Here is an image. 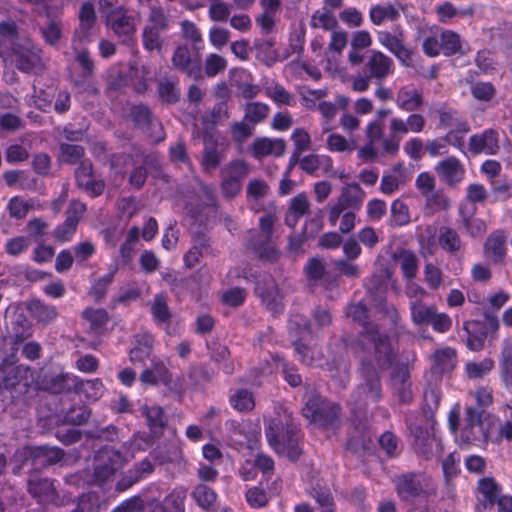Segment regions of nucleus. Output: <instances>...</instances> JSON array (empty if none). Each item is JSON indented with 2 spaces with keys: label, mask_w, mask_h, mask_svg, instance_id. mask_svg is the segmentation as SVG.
Returning <instances> with one entry per match:
<instances>
[{
  "label": "nucleus",
  "mask_w": 512,
  "mask_h": 512,
  "mask_svg": "<svg viewBox=\"0 0 512 512\" xmlns=\"http://www.w3.org/2000/svg\"><path fill=\"white\" fill-rule=\"evenodd\" d=\"M365 192L357 183H349L342 187L337 202L347 210H360L365 199Z\"/></svg>",
  "instance_id": "23"
},
{
  "label": "nucleus",
  "mask_w": 512,
  "mask_h": 512,
  "mask_svg": "<svg viewBox=\"0 0 512 512\" xmlns=\"http://www.w3.org/2000/svg\"><path fill=\"white\" fill-rule=\"evenodd\" d=\"M31 376V370L23 365L4 363L0 366V386L6 389L19 385L28 386Z\"/></svg>",
  "instance_id": "14"
},
{
  "label": "nucleus",
  "mask_w": 512,
  "mask_h": 512,
  "mask_svg": "<svg viewBox=\"0 0 512 512\" xmlns=\"http://www.w3.org/2000/svg\"><path fill=\"white\" fill-rule=\"evenodd\" d=\"M317 108L323 117L322 129L323 132H330L332 130L331 122L337 114V105L329 101H321Z\"/></svg>",
  "instance_id": "55"
},
{
  "label": "nucleus",
  "mask_w": 512,
  "mask_h": 512,
  "mask_svg": "<svg viewBox=\"0 0 512 512\" xmlns=\"http://www.w3.org/2000/svg\"><path fill=\"white\" fill-rule=\"evenodd\" d=\"M366 67L371 77L377 81H383L392 75L395 69L392 58L378 50L369 52Z\"/></svg>",
  "instance_id": "16"
},
{
  "label": "nucleus",
  "mask_w": 512,
  "mask_h": 512,
  "mask_svg": "<svg viewBox=\"0 0 512 512\" xmlns=\"http://www.w3.org/2000/svg\"><path fill=\"white\" fill-rule=\"evenodd\" d=\"M78 224L72 218H66L65 222L54 230V237L60 242H68L74 236Z\"/></svg>",
  "instance_id": "61"
},
{
  "label": "nucleus",
  "mask_w": 512,
  "mask_h": 512,
  "mask_svg": "<svg viewBox=\"0 0 512 512\" xmlns=\"http://www.w3.org/2000/svg\"><path fill=\"white\" fill-rule=\"evenodd\" d=\"M10 56L16 67L24 72L37 71L43 68L41 49L28 39L14 44Z\"/></svg>",
  "instance_id": "7"
},
{
  "label": "nucleus",
  "mask_w": 512,
  "mask_h": 512,
  "mask_svg": "<svg viewBox=\"0 0 512 512\" xmlns=\"http://www.w3.org/2000/svg\"><path fill=\"white\" fill-rule=\"evenodd\" d=\"M493 367L494 361L490 358H485L480 361L467 362L465 372L469 379H479L490 373Z\"/></svg>",
  "instance_id": "45"
},
{
  "label": "nucleus",
  "mask_w": 512,
  "mask_h": 512,
  "mask_svg": "<svg viewBox=\"0 0 512 512\" xmlns=\"http://www.w3.org/2000/svg\"><path fill=\"white\" fill-rule=\"evenodd\" d=\"M265 94L277 104L292 105L293 98L289 92L277 83H267L264 86Z\"/></svg>",
  "instance_id": "49"
},
{
  "label": "nucleus",
  "mask_w": 512,
  "mask_h": 512,
  "mask_svg": "<svg viewBox=\"0 0 512 512\" xmlns=\"http://www.w3.org/2000/svg\"><path fill=\"white\" fill-rule=\"evenodd\" d=\"M442 52L445 55H452L460 51L461 41L458 34L453 31H443L440 35Z\"/></svg>",
  "instance_id": "53"
},
{
  "label": "nucleus",
  "mask_w": 512,
  "mask_h": 512,
  "mask_svg": "<svg viewBox=\"0 0 512 512\" xmlns=\"http://www.w3.org/2000/svg\"><path fill=\"white\" fill-rule=\"evenodd\" d=\"M163 31L164 30L145 26L143 31V45L145 49L149 51L159 50L162 45L161 32Z\"/></svg>",
  "instance_id": "59"
},
{
  "label": "nucleus",
  "mask_w": 512,
  "mask_h": 512,
  "mask_svg": "<svg viewBox=\"0 0 512 512\" xmlns=\"http://www.w3.org/2000/svg\"><path fill=\"white\" fill-rule=\"evenodd\" d=\"M192 497L203 509H209L212 507L217 499V495L214 490L204 484H199L194 488Z\"/></svg>",
  "instance_id": "48"
},
{
  "label": "nucleus",
  "mask_w": 512,
  "mask_h": 512,
  "mask_svg": "<svg viewBox=\"0 0 512 512\" xmlns=\"http://www.w3.org/2000/svg\"><path fill=\"white\" fill-rule=\"evenodd\" d=\"M28 491L40 503L52 500L55 495L53 482L49 479H30L28 481Z\"/></svg>",
  "instance_id": "30"
},
{
  "label": "nucleus",
  "mask_w": 512,
  "mask_h": 512,
  "mask_svg": "<svg viewBox=\"0 0 512 512\" xmlns=\"http://www.w3.org/2000/svg\"><path fill=\"white\" fill-rule=\"evenodd\" d=\"M396 487L399 497L404 501H413L435 490L431 478L424 474L403 475L398 478Z\"/></svg>",
  "instance_id": "5"
},
{
  "label": "nucleus",
  "mask_w": 512,
  "mask_h": 512,
  "mask_svg": "<svg viewBox=\"0 0 512 512\" xmlns=\"http://www.w3.org/2000/svg\"><path fill=\"white\" fill-rule=\"evenodd\" d=\"M25 454L32 457L34 460H39L43 465L57 462L62 457V453L59 449L46 446L28 447L25 449Z\"/></svg>",
  "instance_id": "39"
},
{
  "label": "nucleus",
  "mask_w": 512,
  "mask_h": 512,
  "mask_svg": "<svg viewBox=\"0 0 512 512\" xmlns=\"http://www.w3.org/2000/svg\"><path fill=\"white\" fill-rule=\"evenodd\" d=\"M249 174V165L240 159L233 160L221 169V191L226 198H234L242 188L243 179Z\"/></svg>",
  "instance_id": "6"
},
{
  "label": "nucleus",
  "mask_w": 512,
  "mask_h": 512,
  "mask_svg": "<svg viewBox=\"0 0 512 512\" xmlns=\"http://www.w3.org/2000/svg\"><path fill=\"white\" fill-rule=\"evenodd\" d=\"M410 314L411 320L415 325L424 326L429 325L431 317L434 315L436 307L433 305H427L419 300L410 301Z\"/></svg>",
  "instance_id": "34"
},
{
  "label": "nucleus",
  "mask_w": 512,
  "mask_h": 512,
  "mask_svg": "<svg viewBox=\"0 0 512 512\" xmlns=\"http://www.w3.org/2000/svg\"><path fill=\"white\" fill-rule=\"evenodd\" d=\"M310 201L306 193L302 192L290 199L285 223L289 227H295L299 220L309 211Z\"/></svg>",
  "instance_id": "25"
},
{
  "label": "nucleus",
  "mask_w": 512,
  "mask_h": 512,
  "mask_svg": "<svg viewBox=\"0 0 512 512\" xmlns=\"http://www.w3.org/2000/svg\"><path fill=\"white\" fill-rule=\"evenodd\" d=\"M275 221L276 217L273 213H267L260 217L259 240L252 244L259 257L266 261H273L278 257V251L270 241Z\"/></svg>",
  "instance_id": "10"
},
{
  "label": "nucleus",
  "mask_w": 512,
  "mask_h": 512,
  "mask_svg": "<svg viewBox=\"0 0 512 512\" xmlns=\"http://www.w3.org/2000/svg\"><path fill=\"white\" fill-rule=\"evenodd\" d=\"M500 411L505 420L497 429L494 427V441L499 442L502 439L512 441V402L501 407Z\"/></svg>",
  "instance_id": "42"
},
{
  "label": "nucleus",
  "mask_w": 512,
  "mask_h": 512,
  "mask_svg": "<svg viewBox=\"0 0 512 512\" xmlns=\"http://www.w3.org/2000/svg\"><path fill=\"white\" fill-rule=\"evenodd\" d=\"M140 381L145 385L152 386L162 384L175 392H180L182 390V386L173 382L171 372L160 360L152 361L151 366L141 373Z\"/></svg>",
  "instance_id": "12"
},
{
  "label": "nucleus",
  "mask_w": 512,
  "mask_h": 512,
  "mask_svg": "<svg viewBox=\"0 0 512 512\" xmlns=\"http://www.w3.org/2000/svg\"><path fill=\"white\" fill-rule=\"evenodd\" d=\"M105 23L116 36L123 38V41L130 40L136 31L134 18L127 14L124 7H116L108 12Z\"/></svg>",
  "instance_id": "11"
},
{
  "label": "nucleus",
  "mask_w": 512,
  "mask_h": 512,
  "mask_svg": "<svg viewBox=\"0 0 512 512\" xmlns=\"http://www.w3.org/2000/svg\"><path fill=\"white\" fill-rule=\"evenodd\" d=\"M369 16L373 24L381 25L396 20L399 17V10L390 3L378 4L370 8Z\"/></svg>",
  "instance_id": "37"
},
{
  "label": "nucleus",
  "mask_w": 512,
  "mask_h": 512,
  "mask_svg": "<svg viewBox=\"0 0 512 512\" xmlns=\"http://www.w3.org/2000/svg\"><path fill=\"white\" fill-rule=\"evenodd\" d=\"M406 181L405 168L400 164L395 165L383 175L380 190L386 195H391L404 186Z\"/></svg>",
  "instance_id": "26"
},
{
  "label": "nucleus",
  "mask_w": 512,
  "mask_h": 512,
  "mask_svg": "<svg viewBox=\"0 0 512 512\" xmlns=\"http://www.w3.org/2000/svg\"><path fill=\"white\" fill-rule=\"evenodd\" d=\"M250 75H248L246 72L241 71L240 72V78L243 79L242 82L237 81L236 87L240 95L246 99H252L256 97L260 92V87L257 85H254L250 81H248Z\"/></svg>",
  "instance_id": "60"
},
{
  "label": "nucleus",
  "mask_w": 512,
  "mask_h": 512,
  "mask_svg": "<svg viewBox=\"0 0 512 512\" xmlns=\"http://www.w3.org/2000/svg\"><path fill=\"white\" fill-rule=\"evenodd\" d=\"M62 22L50 20L40 31L44 41L49 45H56L62 37Z\"/></svg>",
  "instance_id": "51"
},
{
  "label": "nucleus",
  "mask_w": 512,
  "mask_h": 512,
  "mask_svg": "<svg viewBox=\"0 0 512 512\" xmlns=\"http://www.w3.org/2000/svg\"><path fill=\"white\" fill-rule=\"evenodd\" d=\"M357 240L368 249H373L381 240L380 233L373 227L366 226L357 232Z\"/></svg>",
  "instance_id": "57"
},
{
  "label": "nucleus",
  "mask_w": 512,
  "mask_h": 512,
  "mask_svg": "<svg viewBox=\"0 0 512 512\" xmlns=\"http://www.w3.org/2000/svg\"><path fill=\"white\" fill-rule=\"evenodd\" d=\"M347 315L351 317L354 321H358L363 325L365 330V337L374 342L375 350L377 353H382L381 347L384 348L385 357L383 360L379 359L380 366H386L390 361V346L389 343L386 342L381 336H378L380 343L376 342V332L374 331V324L367 323V309L362 303L353 304L347 310Z\"/></svg>",
  "instance_id": "8"
},
{
  "label": "nucleus",
  "mask_w": 512,
  "mask_h": 512,
  "mask_svg": "<svg viewBox=\"0 0 512 512\" xmlns=\"http://www.w3.org/2000/svg\"><path fill=\"white\" fill-rule=\"evenodd\" d=\"M117 271L118 265L113 264L109 267L107 274L95 280L89 291L90 296L93 297L94 300L100 301L105 297L108 287L113 282Z\"/></svg>",
  "instance_id": "38"
},
{
  "label": "nucleus",
  "mask_w": 512,
  "mask_h": 512,
  "mask_svg": "<svg viewBox=\"0 0 512 512\" xmlns=\"http://www.w3.org/2000/svg\"><path fill=\"white\" fill-rule=\"evenodd\" d=\"M395 102L400 110L413 112L423 105V93L412 84L405 85L398 90Z\"/></svg>",
  "instance_id": "21"
},
{
  "label": "nucleus",
  "mask_w": 512,
  "mask_h": 512,
  "mask_svg": "<svg viewBox=\"0 0 512 512\" xmlns=\"http://www.w3.org/2000/svg\"><path fill=\"white\" fill-rule=\"evenodd\" d=\"M457 363L454 349L445 347L437 350L434 354L432 370L437 374H444L454 369Z\"/></svg>",
  "instance_id": "29"
},
{
  "label": "nucleus",
  "mask_w": 512,
  "mask_h": 512,
  "mask_svg": "<svg viewBox=\"0 0 512 512\" xmlns=\"http://www.w3.org/2000/svg\"><path fill=\"white\" fill-rule=\"evenodd\" d=\"M374 331L376 334V342L379 344V338L378 336H381L384 340H386L387 343H389L390 346V361L386 366H380L379 359L383 360L385 357L384 348L381 347L382 353H377L375 350L374 342L369 341L365 337V331L363 332V338L364 341L367 344H370L373 349V359L363 360L362 361V368H361V374L363 377V381L361 384L357 387L355 392L352 395V401L356 408L362 409L369 405L370 403L377 402L381 397V385L378 373L376 371V367L380 370L386 369L390 366L393 359V348L391 341L386 335H383L378 332L377 327L374 326ZM368 350H371V347H368Z\"/></svg>",
  "instance_id": "1"
},
{
  "label": "nucleus",
  "mask_w": 512,
  "mask_h": 512,
  "mask_svg": "<svg viewBox=\"0 0 512 512\" xmlns=\"http://www.w3.org/2000/svg\"><path fill=\"white\" fill-rule=\"evenodd\" d=\"M266 286L258 283L256 286V293L262 298L267 308L274 314L280 313L283 310L282 296L279 293L278 287L271 277L265 279Z\"/></svg>",
  "instance_id": "22"
},
{
  "label": "nucleus",
  "mask_w": 512,
  "mask_h": 512,
  "mask_svg": "<svg viewBox=\"0 0 512 512\" xmlns=\"http://www.w3.org/2000/svg\"><path fill=\"white\" fill-rule=\"evenodd\" d=\"M389 131L391 137L382 140V153L394 155L399 150L401 138L409 133L406 119L392 117L389 121Z\"/></svg>",
  "instance_id": "18"
},
{
  "label": "nucleus",
  "mask_w": 512,
  "mask_h": 512,
  "mask_svg": "<svg viewBox=\"0 0 512 512\" xmlns=\"http://www.w3.org/2000/svg\"><path fill=\"white\" fill-rule=\"evenodd\" d=\"M126 458L113 448L106 447L95 456V478L99 483L108 480L116 471L122 468Z\"/></svg>",
  "instance_id": "9"
},
{
  "label": "nucleus",
  "mask_w": 512,
  "mask_h": 512,
  "mask_svg": "<svg viewBox=\"0 0 512 512\" xmlns=\"http://www.w3.org/2000/svg\"><path fill=\"white\" fill-rule=\"evenodd\" d=\"M76 181L82 189L88 194L95 197L103 193L104 182L96 180L92 174V165L89 161L81 162L80 166L75 172Z\"/></svg>",
  "instance_id": "20"
},
{
  "label": "nucleus",
  "mask_w": 512,
  "mask_h": 512,
  "mask_svg": "<svg viewBox=\"0 0 512 512\" xmlns=\"http://www.w3.org/2000/svg\"><path fill=\"white\" fill-rule=\"evenodd\" d=\"M284 150V141L280 139L259 138L252 145L253 156L258 159L269 155L279 157L284 153Z\"/></svg>",
  "instance_id": "27"
},
{
  "label": "nucleus",
  "mask_w": 512,
  "mask_h": 512,
  "mask_svg": "<svg viewBox=\"0 0 512 512\" xmlns=\"http://www.w3.org/2000/svg\"><path fill=\"white\" fill-rule=\"evenodd\" d=\"M232 407L240 412L250 411L255 406L253 394L247 389H238L230 396Z\"/></svg>",
  "instance_id": "46"
},
{
  "label": "nucleus",
  "mask_w": 512,
  "mask_h": 512,
  "mask_svg": "<svg viewBox=\"0 0 512 512\" xmlns=\"http://www.w3.org/2000/svg\"><path fill=\"white\" fill-rule=\"evenodd\" d=\"M391 216L393 222L398 226H403L410 222L408 206L399 199L395 200L391 205Z\"/></svg>",
  "instance_id": "58"
},
{
  "label": "nucleus",
  "mask_w": 512,
  "mask_h": 512,
  "mask_svg": "<svg viewBox=\"0 0 512 512\" xmlns=\"http://www.w3.org/2000/svg\"><path fill=\"white\" fill-rule=\"evenodd\" d=\"M150 14L146 27H152L160 30H166L168 27V19L157 0H151L149 4Z\"/></svg>",
  "instance_id": "47"
},
{
  "label": "nucleus",
  "mask_w": 512,
  "mask_h": 512,
  "mask_svg": "<svg viewBox=\"0 0 512 512\" xmlns=\"http://www.w3.org/2000/svg\"><path fill=\"white\" fill-rule=\"evenodd\" d=\"M270 188L262 179H252L247 185V199L252 209L260 211V201L269 194Z\"/></svg>",
  "instance_id": "33"
},
{
  "label": "nucleus",
  "mask_w": 512,
  "mask_h": 512,
  "mask_svg": "<svg viewBox=\"0 0 512 512\" xmlns=\"http://www.w3.org/2000/svg\"><path fill=\"white\" fill-rule=\"evenodd\" d=\"M311 26L324 30H334L337 26V20L332 10L323 7L312 15Z\"/></svg>",
  "instance_id": "43"
},
{
  "label": "nucleus",
  "mask_w": 512,
  "mask_h": 512,
  "mask_svg": "<svg viewBox=\"0 0 512 512\" xmlns=\"http://www.w3.org/2000/svg\"><path fill=\"white\" fill-rule=\"evenodd\" d=\"M30 309L34 316L41 322H49L57 316L56 309L53 306H47L39 301L32 302Z\"/></svg>",
  "instance_id": "62"
},
{
  "label": "nucleus",
  "mask_w": 512,
  "mask_h": 512,
  "mask_svg": "<svg viewBox=\"0 0 512 512\" xmlns=\"http://www.w3.org/2000/svg\"><path fill=\"white\" fill-rule=\"evenodd\" d=\"M412 433L415 435V448L426 458L433 455V449L440 447V441L434 435H429L428 432H423L418 428H411Z\"/></svg>",
  "instance_id": "32"
},
{
  "label": "nucleus",
  "mask_w": 512,
  "mask_h": 512,
  "mask_svg": "<svg viewBox=\"0 0 512 512\" xmlns=\"http://www.w3.org/2000/svg\"><path fill=\"white\" fill-rule=\"evenodd\" d=\"M439 245L449 253H457L462 249V241L459 234L448 227H443L438 235Z\"/></svg>",
  "instance_id": "40"
},
{
  "label": "nucleus",
  "mask_w": 512,
  "mask_h": 512,
  "mask_svg": "<svg viewBox=\"0 0 512 512\" xmlns=\"http://www.w3.org/2000/svg\"><path fill=\"white\" fill-rule=\"evenodd\" d=\"M439 177L448 185H457L465 177V168L459 159L448 157L440 161L436 167Z\"/></svg>",
  "instance_id": "19"
},
{
  "label": "nucleus",
  "mask_w": 512,
  "mask_h": 512,
  "mask_svg": "<svg viewBox=\"0 0 512 512\" xmlns=\"http://www.w3.org/2000/svg\"><path fill=\"white\" fill-rule=\"evenodd\" d=\"M392 386L402 403L412 400L410 374L407 366H399L392 374Z\"/></svg>",
  "instance_id": "24"
},
{
  "label": "nucleus",
  "mask_w": 512,
  "mask_h": 512,
  "mask_svg": "<svg viewBox=\"0 0 512 512\" xmlns=\"http://www.w3.org/2000/svg\"><path fill=\"white\" fill-rule=\"evenodd\" d=\"M300 168L310 174L319 170L328 172L333 165L332 159L327 155H308L300 160Z\"/></svg>",
  "instance_id": "35"
},
{
  "label": "nucleus",
  "mask_w": 512,
  "mask_h": 512,
  "mask_svg": "<svg viewBox=\"0 0 512 512\" xmlns=\"http://www.w3.org/2000/svg\"><path fill=\"white\" fill-rule=\"evenodd\" d=\"M187 496V491L184 488L174 489L164 501V508L167 512H183L184 501Z\"/></svg>",
  "instance_id": "50"
},
{
  "label": "nucleus",
  "mask_w": 512,
  "mask_h": 512,
  "mask_svg": "<svg viewBox=\"0 0 512 512\" xmlns=\"http://www.w3.org/2000/svg\"><path fill=\"white\" fill-rule=\"evenodd\" d=\"M495 421L493 416H484L482 412L468 407L461 424L459 434L461 441L464 443L494 441Z\"/></svg>",
  "instance_id": "3"
},
{
  "label": "nucleus",
  "mask_w": 512,
  "mask_h": 512,
  "mask_svg": "<svg viewBox=\"0 0 512 512\" xmlns=\"http://www.w3.org/2000/svg\"><path fill=\"white\" fill-rule=\"evenodd\" d=\"M79 26L76 28L73 43H88L92 41V28L96 22L94 5L91 2L84 3L79 11Z\"/></svg>",
  "instance_id": "15"
},
{
  "label": "nucleus",
  "mask_w": 512,
  "mask_h": 512,
  "mask_svg": "<svg viewBox=\"0 0 512 512\" xmlns=\"http://www.w3.org/2000/svg\"><path fill=\"white\" fill-rule=\"evenodd\" d=\"M327 149L331 152H352L355 149L354 143L348 141L339 133H331L326 140Z\"/></svg>",
  "instance_id": "52"
},
{
  "label": "nucleus",
  "mask_w": 512,
  "mask_h": 512,
  "mask_svg": "<svg viewBox=\"0 0 512 512\" xmlns=\"http://www.w3.org/2000/svg\"><path fill=\"white\" fill-rule=\"evenodd\" d=\"M484 252L486 257L494 263H499L504 259L506 247L503 232L497 231L487 238L484 245Z\"/></svg>",
  "instance_id": "28"
},
{
  "label": "nucleus",
  "mask_w": 512,
  "mask_h": 512,
  "mask_svg": "<svg viewBox=\"0 0 512 512\" xmlns=\"http://www.w3.org/2000/svg\"><path fill=\"white\" fill-rule=\"evenodd\" d=\"M378 42L394 54L399 61L408 65L411 60V51L404 44V36L401 31L391 33L388 31H379L377 33Z\"/></svg>",
  "instance_id": "13"
},
{
  "label": "nucleus",
  "mask_w": 512,
  "mask_h": 512,
  "mask_svg": "<svg viewBox=\"0 0 512 512\" xmlns=\"http://www.w3.org/2000/svg\"><path fill=\"white\" fill-rule=\"evenodd\" d=\"M326 96V89H307L301 92V103L308 109H314L317 105V102Z\"/></svg>",
  "instance_id": "64"
},
{
  "label": "nucleus",
  "mask_w": 512,
  "mask_h": 512,
  "mask_svg": "<svg viewBox=\"0 0 512 512\" xmlns=\"http://www.w3.org/2000/svg\"><path fill=\"white\" fill-rule=\"evenodd\" d=\"M150 310L154 321L158 325H168L172 318V313L168 306V297L163 294H157L154 296L150 303Z\"/></svg>",
  "instance_id": "31"
},
{
  "label": "nucleus",
  "mask_w": 512,
  "mask_h": 512,
  "mask_svg": "<svg viewBox=\"0 0 512 512\" xmlns=\"http://www.w3.org/2000/svg\"><path fill=\"white\" fill-rule=\"evenodd\" d=\"M142 414L146 417L147 423L154 434L162 430L165 417L161 407L145 405L142 407Z\"/></svg>",
  "instance_id": "44"
},
{
  "label": "nucleus",
  "mask_w": 512,
  "mask_h": 512,
  "mask_svg": "<svg viewBox=\"0 0 512 512\" xmlns=\"http://www.w3.org/2000/svg\"><path fill=\"white\" fill-rule=\"evenodd\" d=\"M499 497L498 487L492 479L485 478L480 480L478 501H483L484 509L488 506H493Z\"/></svg>",
  "instance_id": "41"
},
{
  "label": "nucleus",
  "mask_w": 512,
  "mask_h": 512,
  "mask_svg": "<svg viewBox=\"0 0 512 512\" xmlns=\"http://www.w3.org/2000/svg\"><path fill=\"white\" fill-rule=\"evenodd\" d=\"M303 415L311 423L322 428H328L336 422L339 415V407L318 395H312L303 408Z\"/></svg>",
  "instance_id": "4"
},
{
  "label": "nucleus",
  "mask_w": 512,
  "mask_h": 512,
  "mask_svg": "<svg viewBox=\"0 0 512 512\" xmlns=\"http://www.w3.org/2000/svg\"><path fill=\"white\" fill-rule=\"evenodd\" d=\"M398 261L404 276L408 280H412L417 273V259L416 256L408 251H404L399 254Z\"/></svg>",
  "instance_id": "56"
},
{
  "label": "nucleus",
  "mask_w": 512,
  "mask_h": 512,
  "mask_svg": "<svg viewBox=\"0 0 512 512\" xmlns=\"http://www.w3.org/2000/svg\"><path fill=\"white\" fill-rule=\"evenodd\" d=\"M424 279L431 289H438L443 282L441 270L432 263H428L424 268Z\"/></svg>",
  "instance_id": "63"
},
{
  "label": "nucleus",
  "mask_w": 512,
  "mask_h": 512,
  "mask_svg": "<svg viewBox=\"0 0 512 512\" xmlns=\"http://www.w3.org/2000/svg\"><path fill=\"white\" fill-rule=\"evenodd\" d=\"M469 150L473 154L494 155L499 151V138L495 130L487 129L470 137Z\"/></svg>",
  "instance_id": "17"
},
{
  "label": "nucleus",
  "mask_w": 512,
  "mask_h": 512,
  "mask_svg": "<svg viewBox=\"0 0 512 512\" xmlns=\"http://www.w3.org/2000/svg\"><path fill=\"white\" fill-rule=\"evenodd\" d=\"M269 110V106L264 103L251 102L245 107V118L251 122L258 123L268 116Z\"/></svg>",
  "instance_id": "54"
},
{
  "label": "nucleus",
  "mask_w": 512,
  "mask_h": 512,
  "mask_svg": "<svg viewBox=\"0 0 512 512\" xmlns=\"http://www.w3.org/2000/svg\"><path fill=\"white\" fill-rule=\"evenodd\" d=\"M83 318L88 322L89 331L95 336L103 333L108 321V315L104 309L87 308L83 311Z\"/></svg>",
  "instance_id": "36"
},
{
  "label": "nucleus",
  "mask_w": 512,
  "mask_h": 512,
  "mask_svg": "<svg viewBox=\"0 0 512 512\" xmlns=\"http://www.w3.org/2000/svg\"><path fill=\"white\" fill-rule=\"evenodd\" d=\"M270 446L279 455L296 460L301 454L297 427L293 424L291 414L286 410L277 412L265 429Z\"/></svg>",
  "instance_id": "2"
}]
</instances>
